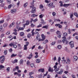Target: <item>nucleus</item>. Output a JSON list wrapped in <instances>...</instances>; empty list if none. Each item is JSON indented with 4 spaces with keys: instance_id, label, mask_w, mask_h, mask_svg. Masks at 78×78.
Returning a JSON list of instances; mask_svg holds the SVG:
<instances>
[{
    "instance_id": "obj_1",
    "label": "nucleus",
    "mask_w": 78,
    "mask_h": 78,
    "mask_svg": "<svg viewBox=\"0 0 78 78\" xmlns=\"http://www.w3.org/2000/svg\"><path fill=\"white\" fill-rule=\"evenodd\" d=\"M31 5L30 8H32V10L30 11L31 13H34L36 12V8L34 7V1H33V2L31 3Z\"/></svg>"
},
{
    "instance_id": "obj_2",
    "label": "nucleus",
    "mask_w": 78,
    "mask_h": 78,
    "mask_svg": "<svg viewBox=\"0 0 78 78\" xmlns=\"http://www.w3.org/2000/svg\"><path fill=\"white\" fill-rule=\"evenodd\" d=\"M56 34H57V36L59 38H61V35H62V34L61 33V32L60 31H57L56 32Z\"/></svg>"
},
{
    "instance_id": "obj_3",
    "label": "nucleus",
    "mask_w": 78,
    "mask_h": 78,
    "mask_svg": "<svg viewBox=\"0 0 78 78\" xmlns=\"http://www.w3.org/2000/svg\"><path fill=\"white\" fill-rule=\"evenodd\" d=\"M29 24H30V21L28 20H27L26 21V23L23 24V25L24 28H25V26H27V25H28Z\"/></svg>"
},
{
    "instance_id": "obj_4",
    "label": "nucleus",
    "mask_w": 78,
    "mask_h": 78,
    "mask_svg": "<svg viewBox=\"0 0 78 78\" xmlns=\"http://www.w3.org/2000/svg\"><path fill=\"white\" fill-rule=\"evenodd\" d=\"M74 42L73 41H71L69 43V44H70L71 48H73L74 47Z\"/></svg>"
},
{
    "instance_id": "obj_5",
    "label": "nucleus",
    "mask_w": 78,
    "mask_h": 78,
    "mask_svg": "<svg viewBox=\"0 0 78 78\" xmlns=\"http://www.w3.org/2000/svg\"><path fill=\"white\" fill-rule=\"evenodd\" d=\"M16 9H13L11 10V12L12 14H14V13H16Z\"/></svg>"
},
{
    "instance_id": "obj_6",
    "label": "nucleus",
    "mask_w": 78,
    "mask_h": 78,
    "mask_svg": "<svg viewBox=\"0 0 78 78\" xmlns=\"http://www.w3.org/2000/svg\"><path fill=\"white\" fill-rule=\"evenodd\" d=\"M53 3H51L49 4L48 5L49 7H51V6H52V8H54L55 6H53Z\"/></svg>"
},
{
    "instance_id": "obj_7",
    "label": "nucleus",
    "mask_w": 78,
    "mask_h": 78,
    "mask_svg": "<svg viewBox=\"0 0 78 78\" xmlns=\"http://www.w3.org/2000/svg\"><path fill=\"white\" fill-rule=\"evenodd\" d=\"M60 70H61L58 73V74L61 75V74L62 73V72H63V69H61Z\"/></svg>"
},
{
    "instance_id": "obj_8",
    "label": "nucleus",
    "mask_w": 78,
    "mask_h": 78,
    "mask_svg": "<svg viewBox=\"0 0 78 78\" xmlns=\"http://www.w3.org/2000/svg\"><path fill=\"white\" fill-rule=\"evenodd\" d=\"M33 56V54L32 53H31L29 55V57H27V58L29 59H30L31 58V57H32Z\"/></svg>"
},
{
    "instance_id": "obj_9",
    "label": "nucleus",
    "mask_w": 78,
    "mask_h": 78,
    "mask_svg": "<svg viewBox=\"0 0 78 78\" xmlns=\"http://www.w3.org/2000/svg\"><path fill=\"white\" fill-rule=\"evenodd\" d=\"M48 72H53V69L51 68V67H49V69H48Z\"/></svg>"
},
{
    "instance_id": "obj_10",
    "label": "nucleus",
    "mask_w": 78,
    "mask_h": 78,
    "mask_svg": "<svg viewBox=\"0 0 78 78\" xmlns=\"http://www.w3.org/2000/svg\"><path fill=\"white\" fill-rule=\"evenodd\" d=\"M38 71L41 72H42V73H43V72H44V69H40L38 70Z\"/></svg>"
},
{
    "instance_id": "obj_11",
    "label": "nucleus",
    "mask_w": 78,
    "mask_h": 78,
    "mask_svg": "<svg viewBox=\"0 0 78 78\" xmlns=\"http://www.w3.org/2000/svg\"><path fill=\"white\" fill-rule=\"evenodd\" d=\"M36 62L37 63H40L41 62V59L38 58L36 59Z\"/></svg>"
},
{
    "instance_id": "obj_12",
    "label": "nucleus",
    "mask_w": 78,
    "mask_h": 78,
    "mask_svg": "<svg viewBox=\"0 0 78 78\" xmlns=\"http://www.w3.org/2000/svg\"><path fill=\"white\" fill-rule=\"evenodd\" d=\"M62 62L65 64H67V61L65 59H64L63 60Z\"/></svg>"
},
{
    "instance_id": "obj_13",
    "label": "nucleus",
    "mask_w": 78,
    "mask_h": 78,
    "mask_svg": "<svg viewBox=\"0 0 78 78\" xmlns=\"http://www.w3.org/2000/svg\"><path fill=\"white\" fill-rule=\"evenodd\" d=\"M3 27L4 28L7 27H8V23H4L3 25Z\"/></svg>"
},
{
    "instance_id": "obj_14",
    "label": "nucleus",
    "mask_w": 78,
    "mask_h": 78,
    "mask_svg": "<svg viewBox=\"0 0 78 78\" xmlns=\"http://www.w3.org/2000/svg\"><path fill=\"white\" fill-rule=\"evenodd\" d=\"M67 64H69L70 63V60L69 58H67Z\"/></svg>"
},
{
    "instance_id": "obj_15",
    "label": "nucleus",
    "mask_w": 78,
    "mask_h": 78,
    "mask_svg": "<svg viewBox=\"0 0 78 78\" xmlns=\"http://www.w3.org/2000/svg\"><path fill=\"white\" fill-rule=\"evenodd\" d=\"M4 61H5V58H3L1 60H0V62H1V64H2V63H3V62H4Z\"/></svg>"
},
{
    "instance_id": "obj_16",
    "label": "nucleus",
    "mask_w": 78,
    "mask_h": 78,
    "mask_svg": "<svg viewBox=\"0 0 78 78\" xmlns=\"http://www.w3.org/2000/svg\"><path fill=\"white\" fill-rule=\"evenodd\" d=\"M48 21L51 24V25H53V21H52V20H48Z\"/></svg>"
},
{
    "instance_id": "obj_17",
    "label": "nucleus",
    "mask_w": 78,
    "mask_h": 78,
    "mask_svg": "<svg viewBox=\"0 0 78 78\" xmlns=\"http://www.w3.org/2000/svg\"><path fill=\"white\" fill-rule=\"evenodd\" d=\"M41 37L43 39V40H44H44H45V36H44V35L43 34H42L41 35Z\"/></svg>"
},
{
    "instance_id": "obj_18",
    "label": "nucleus",
    "mask_w": 78,
    "mask_h": 78,
    "mask_svg": "<svg viewBox=\"0 0 78 78\" xmlns=\"http://www.w3.org/2000/svg\"><path fill=\"white\" fill-rule=\"evenodd\" d=\"M73 58L75 61H77V59H78V57H77V56H74Z\"/></svg>"
},
{
    "instance_id": "obj_19",
    "label": "nucleus",
    "mask_w": 78,
    "mask_h": 78,
    "mask_svg": "<svg viewBox=\"0 0 78 78\" xmlns=\"http://www.w3.org/2000/svg\"><path fill=\"white\" fill-rule=\"evenodd\" d=\"M69 5H70V4H65L64 5H63V6H64V7H68V6H69Z\"/></svg>"
},
{
    "instance_id": "obj_20",
    "label": "nucleus",
    "mask_w": 78,
    "mask_h": 78,
    "mask_svg": "<svg viewBox=\"0 0 78 78\" xmlns=\"http://www.w3.org/2000/svg\"><path fill=\"white\" fill-rule=\"evenodd\" d=\"M28 3L27 2H26L25 4H24L23 5V7H24V8H26V7L27 6V5H28Z\"/></svg>"
},
{
    "instance_id": "obj_21",
    "label": "nucleus",
    "mask_w": 78,
    "mask_h": 78,
    "mask_svg": "<svg viewBox=\"0 0 78 78\" xmlns=\"http://www.w3.org/2000/svg\"><path fill=\"white\" fill-rule=\"evenodd\" d=\"M48 42V40H46L43 42V44H45L46 43H47Z\"/></svg>"
},
{
    "instance_id": "obj_22",
    "label": "nucleus",
    "mask_w": 78,
    "mask_h": 78,
    "mask_svg": "<svg viewBox=\"0 0 78 78\" xmlns=\"http://www.w3.org/2000/svg\"><path fill=\"white\" fill-rule=\"evenodd\" d=\"M59 3H60V6H63V5L62 4V3H63V2L60 1L59 2Z\"/></svg>"
},
{
    "instance_id": "obj_23",
    "label": "nucleus",
    "mask_w": 78,
    "mask_h": 78,
    "mask_svg": "<svg viewBox=\"0 0 78 78\" xmlns=\"http://www.w3.org/2000/svg\"><path fill=\"white\" fill-rule=\"evenodd\" d=\"M24 30V28H23V27H20L19 28V30H18V31H19V30Z\"/></svg>"
},
{
    "instance_id": "obj_24",
    "label": "nucleus",
    "mask_w": 78,
    "mask_h": 78,
    "mask_svg": "<svg viewBox=\"0 0 78 78\" xmlns=\"http://www.w3.org/2000/svg\"><path fill=\"white\" fill-rule=\"evenodd\" d=\"M37 15H36L35 14H33L31 15V17H37Z\"/></svg>"
},
{
    "instance_id": "obj_25",
    "label": "nucleus",
    "mask_w": 78,
    "mask_h": 78,
    "mask_svg": "<svg viewBox=\"0 0 78 78\" xmlns=\"http://www.w3.org/2000/svg\"><path fill=\"white\" fill-rule=\"evenodd\" d=\"M27 46L25 45H24V50H27Z\"/></svg>"
},
{
    "instance_id": "obj_26",
    "label": "nucleus",
    "mask_w": 78,
    "mask_h": 78,
    "mask_svg": "<svg viewBox=\"0 0 78 78\" xmlns=\"http://www.w3.org/2000/svg\"><path fill=\"white\" fill-rule=\"evenodd\" d=\"M70 18H72L73 17V13H71L70 14Z\"/></svg>"
},
{
    "instance_id": "obj_27",
    "label": "nucleus",
    "mask_w": 78,
    "mask_h": 78,
    "mask_svg": "<svg viewBox=\"0 0 78 78\" xmlns=\"http://www.w3.org/2000/svg\"><path fill=\"white\" fill-rule=\"evenodd\" d=\"M62 48V46L61 45H58L57 46V48L58 49H61V48Z\"/></svg>"
},
{
    "instance_id": "obj_28",
    "label": "nucleus",
    "mask_w": 78,
    "mask_h": 78,
    "mask_svg": "<svg viewBox=\"0 0 78 78\" xmlns=\"http://www.w3.org/2000/svg\"><path fill=\"white\" fill-rule=\"evenodd\" d=\"M20 36H24V33L23 32H20Z\"/></svg>"
},
{
    "instance_id": "obj_29",
    "label": "nucleus",
    "mask_w": 78,
    "mask_h": 78,
    "mask_svg": "<svg viewBox=\"0 0 78 78\" xmlns=\"http://www.w3.org/2000/svg\"><path fill=\"white\" fill-rule=\"evenodd\" d=\"M10 69V68L9 67H8L6 68V70L7 72H9V70Z\"/></svg>"
},
{
    "instance_id": "obj_30",
    "label": "nucleus",
    "mask_w": 78,
    "mask_h": 78,
    "mask_svg": "<svg viewBox=\"0 0 78 78\" xmlns=\"http://www.w3.org/2000/svg\"><path fill=\"white\" fill-rule=\"evenodd\" d=\"M17 56V54H15V55L14 54H13L12 55H11V57H15Z\"/></svg>"
},
{
    "instance_id": "obj_31",
    "label": "nucleus",
    "mask_w": 78,
    "mask_h": 78,
    "mask_svg": "<svg viewBox=\"0 0 78 78\" xmlns=\"http://www.w3.org/2000/svg\"><path fill=\"white\" fill-rule=\"evenodd\" d=\"M5 68V67L2 65H0V70H1V69H4Z\"/></svg>"
},
{
    "instance_id": "obj_32",
    "label": "nucleus",
    "mask_w": 78,
    "mask_h": 78,
    "mask_svg": "<svg viewBox=\"0 0 78 78\" xmlns=\"http://www.w3.org/2000/svg\"><path fill=\"white\" fill-rule=\"evenodd\" d=\"M43 16H44V14H41L39 16L40 18H42L43 17Z\"/></svg>"
},
{
    "instance_id": "obj_33",
    "label": "nucleus",
    "mask_w": 78,
    "mask_h": 78,
    "mask_svg": "<svg viewBox=\"0 0 78 78\" xmlns=\"http://www.w3.org/2000/svg\"><path fill=\"white\" fill-rule=\"evenodd\" d=\"M43 47H41V45L39 46V47H38V50H41V49H43Z\"/></svg>"
},
{
    "instance_id": "obj_34",
    "label": "nucleus",
    "mask_w": 78,
    "mask_h": 78,
    "mask_svg": "<svg viewBox=\"0 0 78 78\" xmlns=\"http://www.w3.org/2000/svg\"><path fill=\"white\" fill-rule=\"evenodd\" d=\"M23 61L22 59H21L20 61V64H23Z\"/></svg>"
},
{
    "instance_id": "obj_35",
    "label": "nucleus",
    "mask_w": 78,
    "mask_h": 78,
    "mask_svg": "<svg viewBox=\"0 0 78 78\" xmlns=\"http://www.w3.org/2000/svg\"><path fill=\"white\" fill-rule=\"evenodd\" d=\"M74 16H76V17H78V13H76V12L74 13Z\"/></svg>"
},
{
    "instance_id": "obj_36",
    "label": "nucleus",
    "mask_w": 78,
    "mask_h": 78,
    "mask_svg": "<svg viewBox=\"0 0 78 78\" xmlns=\"http://www.w3.org/2000/svg\"><path fill=\"white\" fill-rule=\"evenodd\" d=\"M55 72L56 73H58V70H59V69H55Z\"/></svg>"
},
{
    "instance_id": "obj_37",
    "label": "nucleus",
    "mask_w": 78,
    "mask_h": 78,
    "mask_svg": "<svg viewBox=\"0 0 78 78\" xmlns=\"http://www.w3.org/2000/svg\"><path fill=\"white\" fill-rule=\"evenodd\" d=\"M40 27H42V24H39L37 26V28H40Z\"/></svg>"
},
{
    "instance_id": "obj_38",
    "label": "nucleus",
    "mask_w": 78,
    "mask_h": 78,
    "mask_svg": "<svg viewBox=\"0 0 78 78\" xmlns=\"http://www.w3.org/2000/svg\"><path fill=\"white\" fill-rule=\"evenodd\" d=\"M7 50H5L4 51V54L5 55H7Z\"/></svg>"
},
{
    "instance_id": "obj_39",
    "label": "nucleus",
    "mask_w": 78,
    "mask_h": 78,
    "mask_svg": "<svg viewBox=\"0 0 78 78\" xmlns=\"http://www.w3.org/2000/svg\"><path fill=\"white\" fill-rule=\"evenodd\" d=\"M63 35L64 36H67V33L65 32L63 34Z\"/></svg>"
},
{
    "instance_id": "obj_40",
    "label": "nucleus",
    "mask_w": 78,
    "mask_h": 78,
    "mask_svg": "<svg viewBox=\"0 0 78 78\" xmlns=\"http://www.w3.org/2000/svg\"><path fill=\"white\" fill-rule=\"evenodd\" d=\"M53 16H56V12H53L52 13Z\"/></svg>"
},
{
    "instance_id": "obj_41",
    "label": "nucleus",
    "mask_w": 78,
    "mask_h": 78,
    "mask_svg": "<svg viewBox=\"0 0 78 78\" xmlns=\"http://www.w3.org/2000/svg\"><path fill=\"white\" fill-rule=\"evenodd\" d=\"M12 7V5L10 4L8 6V8L9 9H10Z\"/></svg>"
},
{
    "instance_id": "obj_42",
    "label": "nucleus",
    "mask_w": 78,
    "mask_h": 78,
    "mask_svg": "<svg viewBox=\"0 0 78 78\" xmlns=\"http://www.w3.org/2000/svg\"><path fill=\"white\" fill-rule=\"evenodd\" d=\"M27 65H30V61H27Z\"/></svg>"
},
{
    "instance_id": "obj_43",
    "label": "nucleus",
    "mask_w": 78,
    "mask_h": 78,
    "mask_svg": "<svg viewBox=\"0 0 78 78\" xmlns=\"http://www.w3.org/2000/svg\"><path fill=\"white\" fill-rule=\"evenodd\" d=\"M40 8H44V6H43V5L42 4L40 5Z\"/></svg>"
},
{
    "instance_id": "obj_44",
    "label": "nucleus",
    "mask_w": 78,
    "mask_h": 78,
    "mask_svg": "<svg viewBox=\"0 0 78 78\" xmlns=\"http://www.w3.org/2000/svg\"><path fill=\"white\" fill-rule=\"evenodd\" d=\"M14 45V43H11L9 44V45L11 47H12V46H13Z\"/></svg>"
},
{
    "instance_id": "obj_45",
    "label": "nucleus",
    "mask_w": 78,
    "mask_h": 78,
    "mask_svg": "<svg viewBox=\"0 0 78 78\" xmlns=\"http://www.w3.org/2000/svg\"><path fill=\"white\" fill-rule=\"evenodd\" d=\"M13 48H17V45H15V44H13Z\"/></svg>"
},
{
    "instance_id": "obj_46",
    "label": "nucleus",
    "mask_w": 78,
    "mask_h": 78,
    "mask_svg": "<svg viewBox=\"0 0 78 78\" xmlns=\"http://www.w3.org/2000/svg\"><path fill=\"white\" fill-rule=\"evenodd\" d=\"M66 39H64L62 40V42H63V43H64L66 42Z\"/></svg>"
},
{
    "instance_id": "obj_47",
    "label": "nucleus",
    "mask_w": 78,
    "mask_h": 78,
    "mask_svg": "<svg viewBox=\"0 0 78 78\" xmlns=\"http://www.w3.org/2000/svg\"><path fill=\"white\" fill-rule=\"evenodd\" d=\"M9 52H12V48H10L9 49Z\"/></svg>"
},
{
    "instance_id": "obj_48",
    "label": "nucleus",
    "mask_w": 78,
    "mask_h": 78,
    "mask_svg": "<svg viewBox=\"0 0 78 78\" xmlns=\"http://www.w3.org/2000/svg\"><path fill=\"white\" fill-rule=\"evenodd\" d=\"M41 23H44V20L42 19V18H41Z\"/></svg>"
},
{
    "instance_id": "obj_49",
    "label": "nucleus",
    "mask_w": 78,
    "mask_h": 78,
    "mask_svg": "<svg viewBox=\"0 0 78 78\" xmlns=\"http://www.w3.org/2000/svg\"><path fill=\"white\" fill-rule=\"evenodd\" d=\"M2 29H3V27L2 26H0V31H2Z\"/></svg>"
},
{
    "instance_id": "obj_50",
    "label": "nucleus",
    "mask_w": 78,
    "mask_h": 78,
    "mask_svg": "<svg viewBox=\"0 0 78 78\" xmlns=\"http://www.w3.org/2000/svg\"><path fill=\"white\" fill-rule=\"evenodd\" d=\"M8 46V44H5L3 46V47H6Z\"/></svg>"
},
{
    "instance_id": "obj_51",
    "label": "nucleus",
    "mask_w": 78,
    "mask_h": 78,
    "mask_svg": "<svg viewBox=\"0 0 78 78\" xmlns=\"http://www.w3.org/2000/svg\"><path fill=\"white\" fill-rule=\"evenodd\" d=\"M32 74H33V72H30L29 73V75H30V76H31V75H32Z\"/></svg>"
},
{
    "instance_id": "obj_52",
    "label": "nucleus",
    "mask_w": 78,
    "mask_h": 78,
    "mask_svg": "<svg viewBox=\"0 0 78 78\" xmlns=\"http://www.w3.org/2000/svg\"><path fill=\"white\" fill-rule=\"evenodd\" d=\"M42 74H40L39 75V78H42Z\"/></svg>"
},
{
    "instance_id": "obj_53",
    "label": "nucleus",
    "mask_w": 78,
    "mask_h": 78,
    "mask_svg": "<svg viewBox=\"0 0 78 78\" xmlns=\"http://www.w3.org/2000/svg\"><path fill=\"white\" fill-rule=\"evenodd\" d=\"M54 68L55 69V70H56L57 69V66L56 65H55L54 66Z\"/></svg>"
},
{
    "instance_id": "obj_54",
    "label": "nucleus",
    "mask_w": 78,
    "mask_h": 78,
    "mask_svg": "<svg viewBox=\"0 0 78 78\" xmlns=\"http://www.w3.org/2000/svg\"><path fill=\"white\" fill-rule=\"evenodd\" d=\"M31 36V35L30 34H28L27 35V37H28V38H30V37Z\"/></svg>"
},
{
    "instance_id": "obj_55",
    "label": "nucleus",
    "mask_w": 78,
    "mask_h": 78,
    "mask_svg": "<svg viewBox=\"0 0 78 78\" xmlns=\"http://www.w3.org/2000/svg\"><path fill=\"white\" fill-rule=\"evenodd\" d=\"M55 43H56V42L55 41L52 42V45H55Z\"/></svg>"
},
{
    "instance_id": "obj_56",
    "label": "nucleus",
    "mask_w": 78,
    "mask_h": 78,
    "mask_svg": "<svg viewBox=\"0 0 78 78\" xmlns=\"http://www.w3.org/2000/svg\"><path fill=\"white\" fill-rule=\"evenodd\" d=\"M61 61V58L60 57H58V62H60V61Z\"/></svg>"
},
{
    "instance_id": "obj_57",
    "label": "nucleus",
    "mask_w": 78,
    "mask_h": 78,
    "mask_svg": "<svg viewBox=\"0 0 78 78\" xmlns=\"http://www.w3.org/2000/svg\"><path fill=\"white\" fill-rule=\"evenodd\" d=\"M4 6V4L3 3H2L0 5V6L1 7H3Z\"/></svg>"
},
{
    "instance_id": "obj_58",
    "label": "nucleus",
    "mask_w": 78,
    "mask_h": 78,
    "mask_svg": "<svg viewBox=\"0 0 78 78\" xmlns=\"http://www.w3.org/2000/svg\"><path fill=\"white\" fill-rule=\"evenodd\" d=\"M16 29H17L19 30V26H17L16 27Z\"/></svg>"
},
{
    "instance_id": "obj_59",
    "label": "nucleus",
    "mask_w": 78,
    "mask_h": 78,
    "mask_svg": "<svg viewBox=\"0 0 78 78\" xmlns=\"http://www.w3.org/2000/svg\"><path fill=\"white\" fill-rule=\"evenodd\" d=\"M16 62H17V59L15 60L14 62H13V63H15Z\"/></svg>"
},
{
    "instance_id": "obj_60",
    "label": "nucleus",
    "mask_w": 78,
    "mask_h": 78,
    "mask_svg": "<svg viewBox=\"0 0 78 78\" xmlns=\"http://www.w3.org/2000/svg\"><path fill=\"white\" fill-rule=\"evenodd\" d=\"M39 37V35H37L36 37V40H38Z\"/></svg>"
},
{
    "instance_id": "obj_61",
    "label": "nucleus",
    "mask_w": 78,
    "mask_h": 78,
    "mask_svg": "<svg viewBox=\"0 0 78 78\" xmlns=\"http://www.w3.org/2000/svg\"><path fill=\"white\" fill-rule=\"evenodd\" d=\"M13 34H14L15 35H17V33L16 32H14L13 33Z\"/></svg>"
},
{
    "instance_id": "obj_62",
    "label": "nucleus",
    "mask_w": 78,
    "mask_h": 78,
    "mask_svg": "<svg viewBox=\"0 0 78 78\" xmlns=\"http://www.w3.org/2000/svg\"><path fill=\"white\" fill-rule=\"evenodd\" d=\"M61 9L62 11H64V12H65V11H66V9H65L62 8Z\"/></svg>"
},
{
    "instance_id": "obj_63",
    "label": "nucleus",
    "mask_w": 78,
    "mask_h": 78,
    "mask_svg": "<svg viewBox=\"0 0 78 78\" xmlns=\"http://www.w3.org/2000/svg\"><path fill=\"white\" fill-rule=\"evenodd\" d=\"M11 0H7V2L8 3H11V2H10Z\"/></svg>"
},
{
    "instance_id": "obj_64",
    "label": "nucleus",
    "mask_w": 78,
    "mask_h": 78,
    "mask_svg": "<svg viewBox=\"0 0 78 78\" xmlns=\"http://www.w3.org/2000/svg\"><path fill=\"white\" fill-rule=\"evenodd\" d=\"M68 32L69 34H70V29H68Z\"/></svg>"
}]
</instances>
